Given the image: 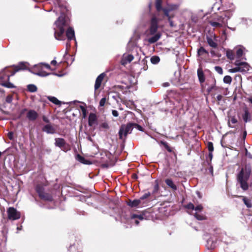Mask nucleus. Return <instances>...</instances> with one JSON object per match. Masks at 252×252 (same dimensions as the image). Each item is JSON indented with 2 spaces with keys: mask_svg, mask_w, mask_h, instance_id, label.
<instances>
[{
  "mask_svg": "<svg viewBox=\"0 0 252 252\" xmlns=\"http://www.w3.org/2000/svg\"><path fill=\"white\" fill-rule=\"evenodd\" d=\"M239 197L242 198L244 204L248 208L252 207V205L251 200L243 196H240Z\"/></svg>",
  "mask_w": 252,
  "mask_h": 252,
  "instance_id": "obj_24",
  "label": "nucleus"
},
{
  "mask_svg": "<svg viewBox=\"0 0 252 252\" xmlns=\"http://www.w3.org/2000/svg\"><path fill=\"white\" fill-rule=\"evenodd\" d=\"M243 54V51L241 48H239L237 50L236 52V56L237 58L239 59L240 58Z\"/></svg>",
  "mask_w": 252,
  "mask_h": 252,
  "instance_id": "obj_38",
  "label": "nucleus"
},
{
  "mask_svg": "<svg viewBox=\"0 0 252 252\" xmlns=\"http://www.w3.org/2000/svg\"><path fill=\"white\" fill-rule=\"evenodd\" d=\"M66 35L68 40L74 39L75 40L74 31L72 27H68L67 29Z\"/></svg>",
  "mask_w": 252,
  "mask_h": 252,
  "instance_id": "obj_16",
  "label": "nucleus"
},
{
  "mask_svg": "<svg viewBox=\"0 0 252 252\" xmlns=\"http://www.w3.org/2000/svg\"><path fill=\"white\" fill-rule=\"evenodd\" d=\"M134 123H129L126 125H122L120 129L119 134L120 139L126 137L127 134L130 133L133 128Z\"/></svg>",
  "mask_w": 252,
  "mask_h": 252,
  "instance_id": "obj_6",
  "label": "nucleus"
},
{
  "mask_svg": "<svg viewBox=\"0 0 252 252\" xmlns=\"http://www.w3.org/2000/svg\"><path fill=\"white\" fill-rule=\"evenodd\" d=\"M134 59L133 55L128 54H124L121 60L122 64L125 65L130 63Z\"/></svg>",
  "mask_w": 252,
  "mask_h": 252,
  "instance_id": "obj_13",
  "label": "nucleus"
},
{
  "mask_svg": "<svg viewBox=\"0 0 252 252\" xmlns=\"http://www.w3.org/2000/svg\"><path fill=\"white\" fill-rule=\"evenodd\" d=\"M166 185L171 188L173 190H176L177 189L176 186L174 184L172 180L170 179H167L165 181Z\"/></svg>",
  "mask_w": 252,
  "mask_h": 252,
  "instance_id": "obj_22",
  "label": "nucleus"
},
{
  "mask_svg": "<svg viewBox=\"0 0 252 252\" xmlns=\"http://www.w3.org/2000/svg\"><path fill=\"white\" fill-rule=\"evenodd\" d=\"M207 42L208 44L213 48H217L218 46L217 43L211 38H207Z\"/></svg>",
  "mask_w": 252,
  "mask_h": 252,
  "instance_id": "obj_29",
  "label": "nucleus"
},
{
  "mask_svg": "<svg viewBox=\"0 0 252 252\" xmlns=\"http://www.w3.org/2000/svg\"><path fill=\"white\" fill-rule=\"evenodd\" d=\"M7 213L8 218L10 220H16L20 218V213L17 211L16 209L13 207H9L7 210Z\"/></svg>",
  "mask_w": 252,
  "mask_h": 252,
  "instance_id": "obj_7",
  "label": "nucleus"
},
{
  "mask_svg": "<svg viewBox=\"0 0 252 252\" xmlns=\"http://www.w3.org/2000/svg\"><path fill=\"white\" fill-rule=\"evenodd\" d=\"M250 174L251 169L250 167L246 166L245 168H242L238 174V182L240 184L241 188L244 190H247L249 188L247 181L250 177Z\"/></svg>",
  "mask_w": 252,
  "mask_h": 252,
  "instance_id": "obj_4",
  "label": "nucleus"
},
{
  "mask_svg": "<svg viewBox=\"0 0 252 252\" xmlns=\"http://www.w3.org/2000/svg\"><path fill=\"white\" fill-rule=\"evenodd\" d=\"M140 202H141L140 200L135 199L133 201H130L128 202V204L129 206L132 207H137L140 204Z\"/></svg>",
  "mask_w": 252,
  "mask_h": 252,
  "instance_id": "obj_25",
  "label": "nucleus"
},
{
  "mask_svg": "<svg viewBox=\"0 0 252 252\" xmlns=\"http://www.w3.org/2000/svg\"><path fill=\"white\" fill-rule=\"evenodd\" d=\"M80 108L83 113V118H85L86 116V109L83 106H80Z\"/></svg>",
  "mask_w": 252,
  "mask_h": 252,
  "instance_id": "obj_45",
  "label": "nucleus"
},
{
  "mask_svg": "<svg viewBox=\"0 0 252 252\" xmlns=\"http://www.w3.org/2000/svg\"><path fill=\"white\" fill-rule=\"evenodd\" d=\"M13 100L12 95H8L6 97V102L8 103H10Z\"/></svg>",
  "mask_w": 252,
  "mask_h": 252,
  "instance_id": "obj_43",
  "label": "nucleus"
},
{
  "mask_svg": "<svg viewBox=\"0 0 252 252\" xmlns=\"http://www.w3.org/2000/svg\"><path fill=\"white\" fill-rule=\"evenodd\" d=\"M42 129L43 131L47 133L53 134L56 132L54 127L50 124H48L44 126Z\"/></svg>",
  "mask_w": 252,
  "mask_h": 252,
  "instance_id": "obj_17",
  "label": "nucleus"
},
{
  "mask_svg": "<svg viewBox=\"0 0 252 252\" xmlns=\"http://www.w3.org/2000/svg\"><path fill=\"white\" fill-rule=\"evenodd\" d=\"M149 196V194H145L144 195H143L142 196H141L140 197L139 200H140V201H141L142 200H144V199L147 198Z\"/></svg>",
  "mask_w": 252,
  "mask_h": 252,
  "instance_id": "obj_48",
  "label": "nucleus"
},
{
  "mask_svg": "<svg viewBox=\"0 0 252 252\" xmlns=\"http://www.w3.org/2000/svg\"><path fill=\"white\" fill-rule=\"evenodd\" d=\"M223 82L226 84H230L232 82V78L229 75L225 76L223 78Z\"/></svg>",
  "mask_w": 252,
  "mask_h": 252,
  "instance_id": "obj_34",
  "label": "nucleus"
},
{
  "mask_svg": "<svg viewBox=\"0 0 252 252\" xmlns=\"http://www.w3.org/2000/svg\"><path fill=\"white\" fill-rule=\"evenodd\" d=\"M202 209V206L201 205H198L196 207H194V212L192 213V215H193L198 220H203L205 219V217L200 213Z\"/></svg>",
  "mask_w": 252,
  "mask_h": 252,
  "instance_id": "obj_10",
  "label": "nucleus"
},
{
  "mask_svg": "<svg viewBox=\"0 0 252 252\" xmlns=\"http://www.w3.org/2000/svg\"><path fill=\"white\" fill-rule=\"evenodd\" d=\"M243 119L245 123H247L251 120L250 114L247 109L245 110V113L243 115Z\"/></svg>",
  "mask_w": 252,
  "mask_h": 252,
  "instance_id": "obj_23",
  "label": "nucleus"
},
{
  "mask_svg": "<svg viewBox=\"0 0 252 252\" xmlns=\"http://www.w3.org/2000/svg\"><path fill=\"white\" fill-rule=\"evenodd\" d=\"M217 20L218 21L217 22H220L222 24L224 23L223 18L221 16L218 17Z\"/></svg>",
  "mask_w": 252,
  "mask_h": 252,
  "instance_id": "obj_47",
  "label": "nucleus"
},
{
  "mask_svg": "<svg viewBox=\"0 0 252 252\" xmlns=\"http://www.w3.org/2000/svg\"><path fill=\"white\" fill-rule=\"evenodd\" d=\"M77 160L84 164H89L90 162L86 160L84 157H82L80 155H77L76 157Z\"/></svg>",
  "mask_w": 252,
  "mask_h": 252,
  "instance_id": "obj_27",
  "label": "nucleus"
},
{
  "mask_svg": "<svg viewBox=\"0 0 252 252\" xmlns=\"http://www.w3.org/2000/svg\"><path fill=\"white\" fill-rule=\"evenodd\" d=\"M215 70L219 74H222L223 73L222 69L221 67L217 66L215 67Z\"/></svg>",
  "mask_w": 252,
  "mask_h": 252,
  "instance_id": "obj_42",
  "label": "nucleus"
},
{
  "mask_svg": "<svg viewBox=\"0 0 252 252\" xmlns=\"http://www.w3.org/2000/svg\"><path fill=\"white\" fill-rule=\"evenodd\" d=\"M186 208L188 209V212L192 215V213L194 212V205L191 203H189L186 206Z\"/></svg>",
  "mask_w": 252,
  "mask_h": 252,
  "instance_id": "obj_28",
  "label": "nucleus"
},
{
  "mask_svg": "<svg viewBox=\"0 0 252 252\" xmlns=\"http://www.w3.org/2000/svg\"><path fill=\"white\" fill-rule=\"evenodd\" d=\"M48 99L55 104L61 105V102L54 96H48Z\"/></svg>",
  "mask_w": 252,
  "mask_h": 252,
  "instance_id": "obj_26",
  "label": "nucleus"
},
{
  "mask_svg": "<svg viewBox=\"0 0 252 252\" xmlns=\"http://www.w3.org/2000/svg\"><path fill=\"white\" fill-rule=\"evenodd\" d=\"M36 190L38 193L40 197L46 200H51V196L47 193L43 192L42 187L40 186H37L36 187Z\"/></svg>",
  "mask_w": 252,
  "mask_h": 252,
  "instance_id": "obj_11",
  "label": "nucleus"
},
{
  "mask_svg": "<svg viewBox=\"0 0 252 252\" xmlns=\"http://www.w3.org/2000/svg\"><path fill=\"white\" fill-rule=\"evenodd\" d=\"M246 134H247L246 132H245L244 134V137H246Z\"/></svg>",
  "mask_w": 252,
  "mask_h": 252,
  "instance_id": "obj_58",
  "label": "nucleus"
},
{
  "mask_svg": "<svg viewBox=\"0 0 252 252\" xmlns=\"http://www.w3.org/2000/svg\"><path fill=\"white\" fill-rule=\"evenodd\" d=\"M130 219L131 220H133L136 225H138L139 224V221L137 220L138 219L139 220H142L144 219V218L142 215H135V214H132L130 216Z\"/></svg>",
  "mask_w": 252,
  "mask_h": 252,
  "instance_id": "obj_19",
  "label": "nucleus"
},
{
  "mask_svg": "<svg viewBox=\"0 0 252 252\" xmlns=\"http://www.w3.org/2000/svg\"><path fill=\"white\" fill-rule=\"evenodd\" d=\"M106 102V98L103 97L101 98L99 101V106H104Z\"/></svg>",
  "mask_w": 252,
  "mask_h": 252,
  "instance_id": "obj_44",
  "label": "nucleus"
},
{
  "mask_svg": "<svg viewBox=\"0 0 252 252\" xmlns=\"http://www.w3.org/2000/svg\"><path fill=\"white\" fill-rule=\"evenodd\" d=\"M210 82L212 83L211 86H209L207 89L208 93H210L213 90H216V80L214 78H212Z\"/></svg>",
  "mask_w": 252,
  "mask_h": 252,
  "instance_id": "obj_21",
  "label": "nucleus"
},
{
  "mask_svg": "<svg viewBox=\"0 0 252 252\" xmlns=\"http://www.w3.org/2000/svg\"><path fill=\"white\" fill-rule=\"evenodd\" d=\"M26 67V64L23 63L19 64L18 68L12 73L11 75H9L8 73L10 72L8 68H5L1 71L0 72V84L2 86L7 88H14V85L9 82V77L10 76L13 75L15 72L18 71L21 69H25Z\"/></svg>",
  "mask_w": 252,
  "mask_h": 252,
  "instance_id": "obj_2",
  "label": "nucleus"
},
{
  "mask_svg": "<svg viewBox=\"0 0 252 252\" xmlns=\"http://www.w3.org/2000/svg\"><path fill=\"white\" fill-rule=\"evenodd\" d=\"M160 59L158 56H153L151 58V62L153 64H156L159 62Z\"/></svg>",
  "mask_w": 252,
  "mask_h": 252,
  "instance_id": "obj_33",
  "label": "nucleus"
},
{
  "mask_svg": "<svg viewBox=\"0 0 252 252\" xmlns=\"http://www.w3.org/2000/svg\"><path fill=\"white\" fill-rule=\"evenodd\" d=\"M212 152H210L209 153V156L210 158L211 159L212 158V157H213V155H212Z\"/></svg>",
  "mask_w": 252,
  "mask_h": 252,
  "instance_id": "obj_55",
  "label": "nucleus"
},
{
  "mask_svg": "<svg viewBox=\"0 0 252 252\" xmlns=\"http://www.w3.org/2000/svg\"><path fill=\"white\" fill-rule=\"evenodd\" d=\"M105 76V74L104 73H102L100 74L99 75H98V77L96 78L94 85L95 90H96L100 88L101 83Z\"/></svg>",
  "mask_w": 252,
  "mask_h": 252,
  "instance_id": "obj_15",
  "label": "nucleus"
},
{
  "mask_svg": "<svg viewBox=\"0 0 252 252\" xmlns=\"http://www.w3.org/2000/svg\"><path fill=\"white\" fill-rule=\"evenodd\" d=\"M35 74L42 77L46 76L50 74V73H47L46 72L42 71H39L38 72L35 73Z\"/></svg>",
  "mask_w": 252,
  "mask_h": 252,
  "instance_id": "obj_35",
  "label": "nucleus"
},
{
  "mask_svg": "<svg viewBox=\"0 0 252 252\" xmlns=\"http://www.w3.org/2000/svg\"><path fill=\"white\" fill-rule=\"evenodd\" d=\"M209 23L212 27L215 28H220L222 27V24L220 22L211 21L209 22Z\"/></svg>",
  "mask_w": 252,
  "mask_h": 252,
  "instance_id": "obj_31",
  "label": "nucleus"
},
{
  "mask_svg": "<svg viewBox=\"0 0 252 252\" xmlns=\"http://www.w3.org/2000/svg\"><path fill=\"white\" fill-rule=\"evenodd\" d=\"M68 19L62 14L54 23V36L56 39L63 40L65 29L69 26Z\"/></svg>",
  "mask_w": 252,
  "mask_h": 252,
  "instance_id": "obj_1",
  "label": "nucleus"
},
{
  "mask_svg": "<svg viewBox=\"0 0 252 252\" xmlns=\"http://www.w3.org/2000/svg\"><path fill=\"white\" fill-rule=\"evenodd\" d=\"M112 115L114 116V117H118V115H119V113L116 110H113L112 111Z\"/></svg>",
  "mask_w": 252,
  "mask_h": 252,
  "instance_id": "obj_49",
  "label": "nucleus"
},
{
  "mask_svg": "<svg viewBox=\"0 0 252 252\" xmlns=\"http://www.w3.org/2000/svg\"><path fill=\"white\" fill-rule=\"evenodd\" d=\"M168 86V83H167L164 84V86Z\"/></svg>",
  "mask_w": 252,
  "mask_h": 252,
  "instance_id": "obj_59",
  "label": "nucleus"
},
{
  "mask_svg": "<svg viewBox=\"0 0 252 252\" xmlns=\"http://www.w3.org/2000/svg\"><path fill=\"white\" fill-rule=\"evenodd\" d=\"M222 97V95H221L219 94V95H218L217 96V99H218V100H219V101H220V100L221 99Z\"/></svg>",
  "mask_w": 252,
  "mask_h": 252,
  "instance_id": "obj_53",
  "label": "nucleus"
},
{
  "mask_svg": "<svg viewBox=\"0 0 252 252\" xmlns=\"http://www.w3.org/2000/svg\"><path fill=\"white\" fill-rule=\"evenodd\" d=\"M12 133H9V137L10 139L12 138Z\"/></svg>",
  "mask_w": 252,
  "mask_h": 252,
  "instance_id": "obj_56",
  "label": "nucleus"
},
{
  "mask_svg": "<svg viewBox=\"0 0 252 252\" xmlns=\"http://www.w3.org/2000/svg\"><path fill=\"white\" fill-rule=\"evenodd\" d=\"M100 127L104 129H108L109 128V126L107 123L104 122L100 124Z\"/></svg>",
  "mask_w": 252,
  "mask_h": 252,
  "instance_id": "obj_36",
  "label": "nucleus"
},
{
  "mask_svg": "<svg viewBox=\"0 0 252 252\" xmlns=\"http://www.w3.org/2000/svg\"><path fill=\"white\" fill-rule=\"evenodd\" d=\"M207 147L209 152H212L214 150L213 144L212 142H209L207 144Z\"/></svg>",
  "mask_w": 252,
  "mask_h": 252,
  "instance_id": "obj_39",
  "label": "nucleus"
},
{
  "mask_svg": "<svg viewBox=\"0 0 252 252\" xmlns=\"http://www.w3.org/2000/svg\"><path fill=\"white\" fill-rule=\"evenodd\" d=\"M97 121V118L95 114L94 113H91L89 116V125L90 126H93L96 124Z\"/></svg>",
  "mask_w": 252,
  "mask_h": 252,
  "instance_id": "obj_18",
  "label": "nucleus"
},
{
  "mask_svg": "<svg viewBox=\"0 0 252 252\" xmlns=\"http://www.w3.org/2000/svg\"><path fill=\"white\" fill-rule=\"evenodd\" d=\"M43 120L45 122H46V123H48V122H49V120H48V119L47 117H45V116H44V117H43Z\"/></svg>",
  "mask_w": 252,
  "mask_h": 252,
  "instance_id": "obj_52",
  "label": "nucleus"
},
{
  "mask_svg": "<svg viewBox=\"0 0 252 252\" xmlns=\"http://www.w3.org/2000/svg\"><path fill=\"white\" fill-rule=\"evenodd\" d=\"M55 144L56 146L60 147L62 150L64 152H66L70 150L69 145L66 144L65 140L63 138H56Z\"/></svg>",
  "mask_w": 252,
  "mask_h": 252,
  "instance_id": "obj_9",
  "label": "nucleus"
},
{
  "mask_svg": "<svg viewBox=\"0 0 252 252\" xmlns=\"http://www.w3.org/2000/svg\"><path fill=\"white\" fill-rule=\"evenodd\" d=\"M27 89L29 92L33 93L37 91V87L33 84H30L27 86Z\"/></svg>",
  "mask_w": 252,
  "mask_h": 252,
  "instance_id": "obj_30",
  "label": "nucleus"
},
{
  "mask_svg": "<svg viewBox=\"0 0 252 252\" xmlns=\"http://www.w3.org/2000/svg\"><path fill=\"white\" fill-rule=\"evenodd\" d=\"M226 56L230 60L234 59V54L232 50H228L226 51Z\"/></svg>",
  "mask_w": 252,
  "mask_h": 252,
  "instance_id": "obj_32",
  "label": "nucleus"
},
{
  "mask_svg": "<svg viewBox=\"0 0 252 252\" xmlns=\"http://www.w3.org/2000/svg\"><path fill=\"white\" fill-rule=\"evenodd\" d=\"M234 64L236 65V67L229 70V71L231 73H236L238 72L246 73L249 70L250 66L246 62H241L239 61H236Z\"/></svg>",
  "mask_w": 252,
  "mask_h": 252,
  "instance_id": "obj_5",
  "label": "nucleus"
},
{
  "mask_svg": "<svg viewBox=\"0 0 252 252\" xmlns=\"http://www.w3.org/2000/svg\"><path fill=\"white\" fill-rule=\"evenodd\" d=\"M158 15L152 16L151 21L149 30L147 31L146 34L147 36L153 35L148 38L147 41L149 43H154L157 42L160 37L161 34L159 33H157L158 29V24L159 21H158Z\"/></svg>",
  "mask_w": 252,
  "mask_h": 252,
  "instance_id": "obj_3",
  "label": "nucleus"
},
{
  "mask_svg": "<svg viewBox=\"0 0 252 252\" xmlns=\"http://www.w3.org/2000/svg\"><path fill=\"white\" fill-rule=\"evenodd\" d=\"M133 127L136 128L137 129H138L140 131H143L142 127L141 126H140V125H137L136 124L134 123Z\"/></svg>",
  "mask_w": 252,
  "mask_h": 252,
  "instance_id": "obj_46",
  "label": "nucleus"
},
{
  "mask_svg": "<svg viewBox=\"0 0 252 252\" xmlns=\"http://www.w3.org/2000/svg\"><path fill=\"white\" fill-rule=\"evenodd\" d=\"M249 101L252 104V97L249 98Z\"/></svg>",
  "mask_w": 252,
  "mask_h": 252,
  "instance_id": "obj_57",
  "label": "nucleus"
},
{
  "mask_svg": "<svg viewBox=\"0 0 252 252\" xmlns=\"http://www.w3.org/2000/svg\"><path fill=\"white\" fill-rule=\"evenodd\" d=\"M178 5L175 4H168L167 7L166 8H164L162 10L164 12L165 16L168 17V21L170 23V26L171 27L173 26V22L171 20V18L173 16H170L169 14V12L172 10H175L178 8Z\"/></svg>",
  "mask_w": 252,
  "mask_h": 252,
  "instance_id": "obj_8",
  "label": "nucleus"
},
{
  "mask_svg": "<svg viewBox=\"0 0 252 252\" xmlns=\"http://www.w3.org/2000/svg\"><path fill=\"white\" fill-rule=\"evenodd\" d=\"M158 189V185L157 184L154 187V191H157Z\"/></svg>",
  "mask_w": 252,
  "mask_h": 252,
  "instance_id": "obj_51",
  "label": "nucleus"
},
{
  "mask_svg": "<svg viewBox=\"0 0 252 252\" xmlns=\"http://www.w3.org/2000/svg\"><path fill=\"white\" fill-rule=\"evenodd\" d=\"M51 64L55 65L57 64V62L56 60H54L51 62Z\"/></svg>",
  "mask_w": 252,
  "mask_h": 252,
  "instance_id": "obj_54",
  "label": "nucleus"
},
{
  "mask_svg": "<svg viewBox=\"0 0 252 252\" xmlns=\"http://www.w3.org/2000/svg\"><path fill=\"white\" fill-rule=\"evenodd\" d=\"M197 76L199 79V81L200 83H202L205 81V76L203 71L201 68H199L197 69Z\"/></svg>",
  "mask_w": 252,
  "mask_h": 252,
  "instance_id": "obj_20",
  "label": "nucleus"
},
{
  "mask_svg": "<svg viewBox=\"0 0 252 252\" xmlns=\"http://www.w3.org/2000/svg\"><path fill=\"white\" fill-rule=\"evenodd\" d=\"M237 122V120L235 118L233 117L231 119L230 121L228 122V125H229V126L233 127V126L231 125V123L232 124H235Z\"/></svg>",
  "mask_w": 252,
  "mask_h": 252,
  "instance_id": "obj_41",
  "label": "nucleus"
},
{
  "mask_svg": "<svg viewBox=\"0 0 252 252\" xmlns=\"http://www.w3.org/2000/svg\"><path fill=\"white\" fill-rule=\"evenodd\" d=\"M161 3H162V0H156V8H157L158 12L156 14L153 15V16L158 15V17H157L158 21H160L164 17V16L161 15L159 14L160 11L162 9Z\"/></svg>",
  "mask_w": 252,
  "mask_h": 252,
  "instance_id": "obj_12",
  "label": "nucleus"
},
{
  "mask_svg": "<svg viewBox=\"0 0 252 252\" xmlns=\"http://www.w3.org/2000/svg\"><path fill=\"white\" fill-rule=\"evenodd\" d=\"M27 111V109L26 108H24L23 110H22L20 112V116L23 115Z\"/></svg>",
  "mask_w": 252,
  "mask_h": 252,
  "instance_id": "obj_50",
  "label": "nucleus"
},
{
  "mask_svg": "<svg viewBox=\"0 0 252 252\" xmlns=\"http://www.w3.org/2000/svg\"><path fill=\"white\" fill-rule=\"evenodd\" d=\"M197 53L199 56H201L204 53H207V52L203 47H201L198 50Z\"/></svg>",
  "mask_w": 252,
  "mask_h": 252,
  "instance_id": "obj_37",
  "label": "nucleus"
},
{
  "mask_svg": "<svg viewBox=\"0 0 252 252\" xmlns=\"http://www.w3.org/2000/svg\"><path fill=\"white\" fill-rule=\"evenodd\" d=\"M41 65H44L45 66V67L46 68H47V69H51V67H50V65L49 64L43 63H41L39 64L35 65L34 67V68H38L39 66H40Z\"/></svg>",
  "mask_w": 252,
  "mask_h": 252,
  "instance_id": "obj_40",
  "label": "nucleus"
},
{
  "mask_svg": "<svg viewBox=\"0 0 252 252\" xmlns=\"http://www.w3.org/2000/svg\"><path fill=\"white\" fill-rule=\"evenodd\" d=\"M38 117L37 112L34 110H30L27 113V119L31 121H34Z\"/></svg>",
  "mask_w": 252,
  "mask_h": 252,
  "instance_id": "obj_14",
  "label": "nucleus"
}]
</instances>
